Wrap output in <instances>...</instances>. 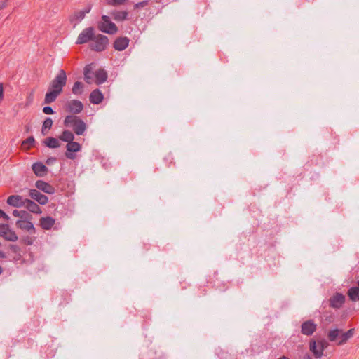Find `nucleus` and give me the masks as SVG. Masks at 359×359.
<instances>
[{
  "label": "nucleus",
  "mask_w": 359,
  "mask_h": 359,
  "mask_svg": "<svg viewBox=\"0 0 359 359\" xmlns=\"http://www.w3.org/2000/svg\"><path fill=\"white\" fill-rule=\"evenodd\" d=\"M63 124L65 127L72 128L77 135H83L87 128L86 123L76 115H67Z\"/></svg>",
  "instance_id": "1"
},
{
  "label": "nucleus",
  "mask_w": 359,
  "mask_h": 359,
  "mask_svg": "<svg viewBox=\"0 0 359 359\" xmlns=\"http://www.w3.org/2000/svg\"><path fill=\"white\" fill-rule=\"evenodd\" d=\"M67 81V76L65 71L60 69L56 76L51 81L49 90H55L60 94L63 88L66 86Z\"/></svg>",
  "instance_id": "2"
},
{
  "label": "nucleus",
  "mask_w": 359,
  "mask_h": 359,
  "mask_svg": "<svg viewBox=\"0 0 359 359\" xmlns=\"http://www.w3.org/2000/svg\"><path fill=\"white\" fill-rule=\"evenodd\" d=\"M97 28L100 31L109 34H114L118 32L117 26L107 15L102 16V20L97 23Z\"/></svg>",
  "instance_id": "3"
},
{
  "label": "nucleus",
  "mask_w": 359,
  "mask_h": 359,
  "mask_svg": "<svg viewBox=\"0 0 359 359\" xmlns=\"http://www.w3.org/2000/svg\"><path fill=\"white\" fill-rule=\"evenodd\" d=\"M93 43H90V49L97 52L104 50L109 44V39L107 36L98 34L94 36Z\"/></svg>",
  "instance_id": "4"
},
{
  "label": "nucleus",
  "mask_w": 359,
  "mask_h": 359,
  "mask_svg": "<svg viewBox=\"0 0 359 359\" xmlns=\"http://www.w3.org/2000/svg\"><path fill=\"white\" fill-rule=\"evenodd\" d=\"M65 109L67 112L72 114L71 115L78 114L83 111V104L78 100H72L65 104Z\"/></svg>",
  "instance_id": "5"
},
{
  "label": "nucleus",
  "mask_w": 359,
  "mask_h": 359,
  "mask_svg": "<svg viewBox=\"0 0 359 359\" xmlns=\"http://www.w3.org/2000/svg\"><path fill=\"white\" fill-rule=\"evenodd\" d=\"M95 36V29L93 27H90L83 29L77 37L76 44H83L90 41H93Z\"/></svg>",
  "instance_id": "6"
},
{
  "label": "nucleus",
  "mask_w": 359,
  "mask_h": 359,
  "mask_svg": "<svg viewBox=\"0 0 359 359\" xmlns=\"http://www.w3.org/2000/svg\"><path fill=\"white\" fill-rule=\"evenodd\" d=\"M91 10L90 6H87L84 9L81 11H74L71 15H69V21L75 27L86 16V15L90 13Z\"/></svg>",
  "instance_id": "7"
},
{
  "label": "nucleus",
  "mask_w": 359,
  "mask_h": 359,
  "mask_svg": "<svg viewBox=\"0 0 359 359\" xmlns=\"http://www.w3.org/2000/svg\"><path fill=\"white\" fill-rule=\"evenodd\" d=\"M345 296L339 292H336L329 299L327 304L332 309H340L345 302Z\"/></svg>",
  "instance_id": "8"
},
{
  "label": "nucleus",
  "mask_w": 359,
  "mask_h": 359,
  "mask_svg": "<svg viewBox=\"0 0 359 359\" xmlns=\"http://www.w3.org/2000/svg\"><path fill=\"white\" fill-rule=\"evenodd\" d=\"M32 219H18L16 222V226L23 231H27L29 233H35L36 229L32 224V222L30 221Z\"/></svg>",
  "instance_id": "9"
},
{
  "label": "nucleus",
  "mask_w": 359,
  "mask_h": 359,
  "mask_svg": "<svg viewBox=\"0 0 359 359\" xmlns=\"http://www.w3.org/2000/svg\"><path fill=\"white\" fill-rule=\"evenodd\" d=\"M317 325L313 320H309L304 322L301 325V332L304 335L311 336L316 330Z\"/></svg>",
  "instance_id": "10"
},
{
  "label": "nucleus",
  "mask_w": 359,
  "mask_h": 359,
  "mask_svg": "<svg viewBox=\"0 0 359 359\" xmlns=\"http://www.w3.org/2000/svg\"><path fill=\"white\" fill-rule=\"evenodd\" d=\"M66 147L67 151L65 153V156L69 159L74 158V155L72 154V152H77L81 149V144L76 142H74V140L68 142Z\"/></svg>",
  "instance_id": "11"
},
{
  "label": "nucleus",
  "mask_w": 359,
  "mask_h": 359,
  "mask_svg": "<svg viewBox=\"0 0 359 359\" xmlns=\"http://www.w3.org/2000/svg\"><path fill=\"white\" fill-rule=\"evenodd\" d=\"M6 203L11 206L21 208L25 205V199L20 195H11L7 198Z\"/></svg>",
  "instance_id": "12"
},
{
  "label": "nucleus",
  "mask_w": 359,
  "mask_h": 359,
  "mask_svg": "<svg viewBox=\"0 0 359 359\" xmlns=\"http://www.w3.org/2000/svg\"><path fill=\"white\" fill-rule=\"evenodd\" d=\"M32 168L34 173L39 177H44L47 175L48 169L41 162H36L32 164Z\"/></svg>",
  "instance_id": "13"
},
{
  "label": "nucleus",
  "mask_w": 359,
  "mask_h": 359,
  "mask_svg": "<svg viewBox=\"0 0 359 359\" xmlns=\"http://www.w3.org/2000/svg\"><path fill=\"white\" fill-rule=\"evenodd\" d=\"M29 195L41 205H46L48 201V198L36 189H30Z\"/></svg>",
  "instance_id": "14"
},
{
  "label": "nucleus",
  "mask_w": 359,
  "mask_h": 359,
  "mask_svg": "<svg viewBox=\"0 0 359 359\" xmlns=\"http://www.w3.org/2000/svg\"><path fill=\"white\" fill-rule=\"evenodd\" d=\"M130 39L126 36L118 37L114 42L113 47L118 51L124 50L129 45Z\"/></svg>",
  "instance_id": "15"
},
{
  "label": "nucleus",
  "mask_w": 359,
  "mask_h": 359,
  "mask_svg": "<svg viewBox=\"0 0 359 359\" xmlns=\"http://www.w3.org/2000/svg\"><path fill=\"white\" fill-rule=\"evenodd\" d=\"M35 186L38 189L48 194H53L55 192L54 187L43 180H37Z\"/></svg>",
  "instance_id": "16"
},
{
  "label": "nucleus",
  "mask_w": 359,
  "mask_h": 359,
  "mask_svg": "<svg viewBox=\"0 0 359 359\" xmlns=\"http://www.w3.org/2000/svg\"><path fill=\"white\" fill-rule=\"evenodd\" d=\"M309 347L310 351L313 353L316 358L320 359L322 358L323 354L316 340L313 339H311L309 343Z\"/></svg>",
  "instance_id": "17"
},
{
  "label": "nucleus",
  "mask_w": 359,
  "mask_h": 359,
  "mask_svg": "<svg viewBox=\"0 0 359 359\" xmlns=\"http://www.w3.org/2000/svg\"><path fill=\"white\" fill-rule=\"evenodd\" d=\"M104 99L103 94L99 89L93 90L89 96L90 102L94 104H98L102 102Z\"/></svg>",
  "instance_id": "18"
},
{
  "label": "nucleus",
  "mask_w": 359,
  "mask_h": 359,
  "mask_svg": "<svg viewBox=\"0 0 359 359\" xmlns=\"http://www.w3.org/2000/svg\"><path fill=\"white\" fill-rule=\"evenodd\" d=\"M29 212L35 214H41L42 212L40 207L37 203L33 201L25 198V203L24 205Z\"/></svg>",
  "instance_id": "19"
},
{
  "label": "nucleus",
  "mask_w": 359,
  "mask_h": 359,
  "mask_svg": "<svg viewBox=\"0 0 359 359\" xmlns=\"http://www.w3.org/2000/svg\"><path fill=\"white\" fill-rule=\"evenodd\" d=\"M39 222L41 227L44 230L50 229L55 223V220L49 216L41 217Z\"/></svg>",
  "instance_id": "20"
},
{
  "label": "nucleus",
  "mask_w": 359,
  "mask_h": 359,
  "mask_svg": "<svg viewBox=\"0 0 359 359\" xmlns=\"http://www.w3.org/2000/svg\"><path fill=\"white\" fill-rule=\"evenodd\" d=\"M95 83L97 85L104 83L107 79V73L104 69H100L95 72Z\"/></svg>",
  "instance_id": "21"
},
{
  "label": "nucleus",
  "mask_w": 359,
  "mask_h": 359,
  "mask_svg": "<svg viewBox=\"0 0 359 359\" xmlns=\"http://www.w3.org/2000/svg\"><path fill=\"white\" fill-rule=\"evenodd\" d=\"M341 334V330L338 328H334L332 330H330L327 332V337L330 341H338L339 340V336Z\"/></svg>",
  "instance_id": "22"
},
{
  "label": "nucleus",
  "mask_w": 359,
  "mask_h": 359,
  "mask_svg": "<svg viewBox=\"0 0 359 359\" xmlns=\"http://www.w3.org/2000/svg\"><path fill=\"white\" fill-rule=\"evenodd\" d=\"M43 144L48 148L56 149L60 147V143L57 138L49 137L43 140Z\"/></svg>",
  "instance_id": "23"
},
{
  "label": "nucleus",
  "mask_w": 359,
  "mask_h": 359,
  "mask_svg": "<svg viewBox=\"0 0 359 359\" xmlns=\"http://www.w3.org/2000/svg\"><path fill=\"white\" fill-rule=\"evenodd\" d=\"M59 95L60 94L58 93L57 92L48 89V92L45 95V98L43 100L44 104H50L55 102Z\"/></svg>",
  "instance_id": "24"
},
{
  "label": "nucleus",
  "mask_w": 359,
  "mask_h": 359,
  "mask_svg": "<svg viewBox=\"0 0 359 359\" xmlns=\"http://www.w3.org/2000/svg\"><path fill=\"white\" fill-rule=\"evenodd\" d=\"M111 15L116 21H123L127 19L128 13L127 11H114L111 13Z\"/></svg>",
  "instance_id": "25"
},
{
  "label": "nucleus",
  "mask_w": 359,
  "mask_h": 359,
  "mask_svg": "<svg viewBox=\"0 0 359 359\" xmlns=\"http://www.w3.org/2000/svg\"><path fill=\"white\" fill-rule=\"evenodd\" d=\"M348 296L353 302L359 300V287H352L348 290Z\"/></svg>",
  "instance_id": "26"
},
{
  "label": "nucleus",
  "mask_w": 359,
  "mask_h": 359,
  "mask_svg": "<svg viewBox=\"0 0 359 359\" xmlns=\"http://www.w3.org/2000/svg\"><path fill=\"white\" fill-rule=\"evenodd\" d=\"M53 120L47 117L43 122L42 128H41V133L43 135H46L48 134V131L51 129L53 126Z\"/></svg>",
  "instance_id": "27"
},
{
  "label": "nucleus",
  "mask_w": 359,
  "mask_h": 359,
  "mask_svg": "<svg viewBox=\"0 0 359 359\" xmlns=\"http://www.w3.org/2000/svg\"><path fill=\"white\" fill-rule=\"evenodd\" d=\"M59 139L63 142L68 143L74 140V135L71 131L68 130H65L59 136Z\"/></svg>",
  "instance_id": "28"
},
{
  "label": "nucleus",
  "mask_w": 359,
  "mask_h": 359,
  "mask_svg": "<svg viewBox=\"0 0 359 359\" xmlns=\"http://www.w3.org/2000/svg\"><path fill=\"white\" fill-rule=\"evenodd\" d=\"M72 92L74 95H81L83 92V84L80 81H76L72 88Z\"/></svg>",
  "instance_id": "29"
},
{
  "label": "nucleus",
  "mask_w": 359,
  "mask_h": 359,
  "mask_svg": "<svg viewBox=\"0 0 359 359\" xmlns=\"http://www.w3.org/2000/svg\"><path fill=\"white\" fill-rule=\"evenodd\" d=\"M6 241L15 242L17 241L18 239V237L15 232L10 229V227L8 229V231H6V234H5L3 237Z\"/></svg>",
  "instance_id": "30"
},
{
  "label": "nucleus",
  "mask_w": 359,
  "mask_h": 359,
  "mask_svg": "<svg viewBox=\"0 0 359 359\" xmlns=\"http://www.w3.org/2000/svg\"><path fill=\"white\" fill-rule=\"evenodd\" d=\"M12 214L14 217H20L21 219L32 218V215L30 214H29L27 211H25V210L19 211L18 210H14L13 211Z\"/></svg>",
  "instance_id": "31"
},
{
  "label": "nucleus",
  "mask_w": 359,
  "mask_h": 359,
  "mask_svg": "<svg viewBox=\"0 0 359 359\" xmlns=\"http://www.w3.org/2000/svg\"><path fill=\"white\" fill-rule=\"evenodd\" d=\"M128 0H107V4L111 6H118L126 4Z\"/></svg>",
  "instance_id": "32"
},
{
  "label": "nucleus",
  "mask_w": 359,
  "mask_h": 359,
  "mask_svg": "<svg viewBox=\"0 0 359 359\" xmlns=\"http://www.w3.org/2000/svg\"><path fill=\"white\" fill-rule=\"evenodd\" d=\"M34 142H35V140H34V137L30 136L22 142V145L24 147H27V149H29L31 147L33 146Z\"/></svg>",
  "instance_id": "33"
},
{
  "label": "nucleus",
  "mask_w": 359,
  "mask_h": 359,
  "mask_svg": "<svg viewBox=\"0 0 359 359\" xmlns=\"http://www.w3.org/2000/svg\"><path fill=\"white\" fill-rule=\"evenodd\" d=\"M348 339H349L346 335V332H343V331L341 330V334L339 336V340L337 342V344L339 346L343 345L346 344Z\"/></svg>",
  "instance_id": "34"
},
{
  "label": "nucleus",
  "mask_w": 359,
  "mask_h": 359,
  "mask_svg": "<svg viewBox=\"0 0 359 359\" xmlns=\"http://www.w3.org/2000/svg\"><path fill=\"white\" fill-rule=\"evenodd\" d=\"M317 344H318L319 347H320V351H322V353H323L324 351L329 346V344L328 342L323 339H320V340H318V341H316Z\"/></svg>",
  "instance_id": "35"
},
{
  "label": "nucleus",
  "mask_w": 359,
  "mask_h": 359,
  "mask_svg": "<svg viewBox=\"0 0 359 359\" xmlns=\"http://www.w3.org/2000/svg\"><path fill=\"white\" fill-rule=\"evenodd\" d=\"M148 4H149V1L144 0L141 2H138V3L135 4L133 7H134L135 10H137V9H140V8L147 6Z\"/></svg>",
  "instance_id": "36"
},
{
  "label": "nucleus",
  "mask_w": 359,
  "mask_h": 359,
  "mask_svg": "<svg viewBox=\"0 0 359 359\" xmlns=\"http://www.w3.org/2000/svg\"><path fill=\"white\" fill-rule=\"evenodd\" d=\"M9 228V225L7 224H0V236L4 237L6 234V231Z\"/></svg>",
  "instance_id": "37"
},
{
  "label": "nucleus",
  "mask_w": 359,
  "mask_h": 359,
  "mask_svg": "<svg viewBox=\"0 0 359 359\" xmlns=\"http://www.w3.org/2000/svg\"><path fill=\"white\" fill-rule=\"evenodd\" d=\"M34 238H32V237H30V236H24V237H22V239H21V241H22L23 243H25V244H26V245H32V244H33V243H34Z\"/></svg>",
  "instance_id": "38"
},
{
  "label": "nucleus",
  "mask_w": 359,
  "mask_h": 359,
  "mask_svg": "<svg viewBox=\"0 0 359 359\" xmlns=\"http://www.w3.org/2000/svg\"><path fill=\"white\" fill-rule=\"evenodd\" d=\"M9 249L14 254H17V253L21 252L20 248L18 245H13V244L10 245H9Z\"/></svg>",
  "instance_id": "39"
},
{
  "label": "nucleus",
  "mask_w": 359,
  "mask_h": 359,
  "mask_svg": "<svg viewBox=\"0 0 359 359\" xmlns=\"http://www.w3.org/2000/svg\"><path fill=\"white\" fill-rule=\"evenodd\" d=\"M93 64H89L84 67L83 74H93Z\"/></svg>",
  "instance_id": "40"
},
{
  "label": "nucleus",
  "mask_w": 359,
  "mask_h": 359,
  "mask_svg": "<svg viewBox=\"0 0 359 359\" xmlns=\"http://www.w3.org/2000/svg\"><path fill=\"white\" fill-rule=\"evenodd\" d=\"M43 112L45 114H53L55 113L54 110L51 107L46 106L43 108Z\"/></svg>",
  "instance_id": "41"
},
{
  "label": "nucleus",
  "mask_w": 359,
  "mask_h": 359,
  "mask_svg": "<svg viewBox=\"0 0 359 359\" xmlns=\"http://www.w3.org/2000/svg\"><path fill=\"white\" fill-rule=\"evenodd\" d=\"M0 218H4L6 221L10 219L9 216L6 214L1 209H0Z\"/></svg>",
  "instance_id": "42"
},
{
  "label": "nucleus",
  "mask_w": 359,
  "mask_h": 359,
  "mask_svg": "<svg viewBox=\"0 0 359 359\" xmlns=\"http://www.w3.org/2000/svg\"><path fill=\"white\" fill-rule=\"evenodd\" d=\"M84 80L87 83H91L92 76L91 74H84Z\"/></svg>",
  "instance_id": "43"
},
{
  "label": "nucleus",
  "mask_w": 359,
  "mask_h": 359,
  "mask_svg": "<svg viewBox=\"0 0 359 359\" xmlns=\"http://www.w3.org/2000/svg\"><path fill=\"white\" fill-rule=\"evenodd\" d=\"M9 0H4L0 1V10L4 9L7 6V3Z\"/></svg>",
  "instance_id": "44"
},
{
  "label": "nucleus",
  "mask_w": 359,
  "mask_h": 359,
  "mask_svg": "<svg viewBox=\"0 0 359 359\" xmlns=\"http://www.w3.org/2000/svg\"><path fill=\"white\" fill-rule=\"evenodd\" d=\"M4 98V85L2 83H0V101H1Z\"/></svg>",
  "instance_id": "45"
},
{
  "label": "nucleus",
  "mask_w": 359,
  "mask_h": 359,
  "mask_svg": "<svg viewBox=\"0 0 359 359\" xmlns=\"http://www.w3.org/2000/svg\"><path fill=\"white\" fill-rule=\"evenodd\" d=\"M346 335L348 339L351 338L354 334V329H350L347 332H346Z\"/></svg>",
  "instance_id": "46"
},
{
  "label": "nucleus",
  "mask_w": 359,
  "mask_h": 359,
  "mask_svg": "<svg viewBox=\"0 0 359 359\" xmlns=\"http://www.w3.org/2000/svg\"><path fill=\"white\" fill-rule=\"evenodd\" d=\"M22 258V255H21V252H18L17 254H15V256L13 257V259L15 260V261H19L20 260V259Z\"/></svg>",
  "instance_id": "47"
},
{
  "label": "nucleus",
  "mask_w": 359,
  "mask_h": 359,
  "mask_svg": "<svg viewBox=\"0 0 359 359\" xmlns=\"http://www.w3.org/2000/svg\"><path fill=\"white\" fill-rule=\"evenodd\" d=\"M173 158L171 154H168L165 158V161H170V163H169V165L168 166H170V164L172 163V161Z\"/></svg>",
  "instance_id": "48"
},
{
  "label": "nucleus",
  "mask_w": 359,
  "mask_h": 359,
  "mask_svg": "<svg viewBox=\"0 0 359 359\" xmlns=\"http://www.w3.org/2000/svg\"><path fill=\"white\" fill-rule=\"evenodd\" d=\"M302 359H313V358L309 353H306L302 356Z\"/></svg>",
  "instance_id": "49"
},
{
  "label": "nucleus",
  "mask_w": 359,
  "mask_h": 359,
  "mask_svg": "<svg viewBox=\"0 0 359 359\" xmlns=\"http://www.w3.org/2000/svg\"><path fill=\"white\" fill-rule=\"evenodd\" d=\"M55 161V158H50L47 159V161H46V163H47L48 165H50V164H51V163H52V162H53V161Z\"/></svg>",
  "instance_id": "50"
},
{
  "label": "nucleus",
  "mask_w": 359,
  "mask_h": 359,
  "mask_svg": "<svg viewBox=\"0 0 359 359\" xmlns=\"http://www.w3.org/2000/svg\"><path fill=\"white\" fill-rule=\"evenodd\" d=\"M6 257V254L0 250V258L4 259Z\"/></svg>",
  "instance_id": "51"
},
{
  "label": "nucleus",
  "mask_w": 359,
  "mask_h": 359,
  "mask_svg": "<svg viewBox=\"0 0 359 359\" xmlns=\"http://www.w3.org/2000/svg\"><path fill=\"white\" fill-rule=\"evenodd\" d=\"M278 359H290V358L288 357H287V356L283 355V356L280 357Z\"/></svg>",
  "instance_id": "52"
},
{
  "label": "nucleus",
  "mask_w": 359,
  "mask_h": 359,
  "mask_svg": "<svg viewBox=\"0 0 359 359\" xmlns=\"http://www.w3.org/2000/svg\"><path fill=\"white\" fill-rule=\"evenodd\" d=\"M3 273V268L0 266V275Z\"/></svg>",
  "instance_id": "53"
},
{
  "label": "nucleus",
  "mask_w": 359,
  "mask_h": 359,
  "mask_svg": "<svg viewBox=\"0 0 359 359\" xmlns=\"http://www.w3.org/2000/svg\"><path fill=\"white\" fill-rule=\"evenodd\" d=\"M358 286L359 287V280L358 281Z\"/></svg>",
  "instance_id": "54"
}]
</instances>
